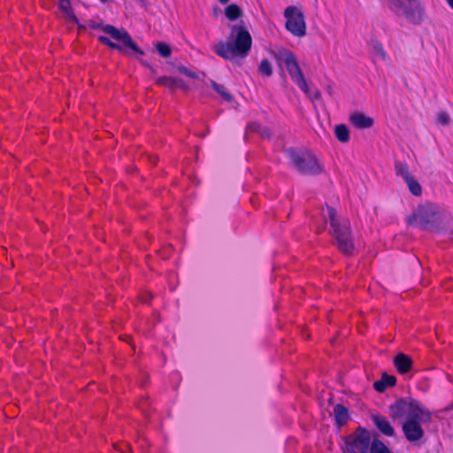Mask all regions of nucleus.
Listing matches in <instances>:
<instances>
[{
	"label": "nucleus",
	"instance_id": "e433bc0d",
	"mask_svg": "<svg viewBox=\"0 0 453 453\" xmlns=\"http://www.w3.org/2000/svg\"><path fill=\"white\" fill-rule=\"evenodd\" d=\"M448 4L453 9V0H446Z\"/></svg>",
	"mask_w": 453,
	"mask_h": 453
},
{
	"label": "nucleus",
	"instance_id": "c756f323",
	"mask_svg": "<svg viewBox=\"0 0 453 453\" xmlns=\"http://www.w3.org/2000/svg\"><path fill=\"white\" fill-rule=\"evenodd\" d=\"M178 71L180 73H182V74H184V75H186L188 77H190V78H196V73L194 72L188 70L186 66H183V65L178 66Z\"/></svg>",
	"mask_w": 453,
	"mask_h": 453
},
{
	"label": "nucleus",
	"instance_id": "412c9836",
	"mask_svg": "<svg viewBox=\"0 0 453 453\" xmlns=\"http://www.w3.org/2000/svg\"><path fill=\"white\" fill-rule=\"evenodd\" d=\"M334 134L336 138L342 142H347L349 140V131L343 124L335 126Z\"/></svg>",
	"mask_w": 453,
	"mask_h": 453
},
{
	"label": "nucleus",
	"instance_id": "f704fd0d",
	"mask_svg": "<svg viewBox=\"0 0 453 453\" xmlns=\"http://www.w3.org/2000/svg\"><path fill=\"white\" fill-rule=\"evenodd\" d=\"M325 209H322V229L324 228V225L326 222V219H328V215L326 216L325 213Z\"/></svg>",
	"mask_w": 453,
	"mask_h": 453
},
{
	"label": "nucleus",
	"instance_id": "c9c22d12",
	"mask_svg": "<svg viewBox=\"0 0 453 453\" xmlns=\"http://www.w3.org/2000/svg\"><path fill=\"white\" fill-rule=\"evenodd\" d=\"M453 410V403H450L449 405H448L445 409H444V411L445 412H449V411Z\"/></svg>",
	"mask_w": 453,
	"mask_h": 453
},
{
	"label": "nucleus",
	"instance_id": "dca6fc26",
	"mask_svg": "<svg viewBox=\"0 0 453 453\" xmlns=\"http://www.w3.org/2000/svg\"><path fill=\"white\" fill-rule=\"evenodd\" d=\"M58 7L67 20L73 24H79V19L73 13V11L71 7L70 0H58Z\"/></svg>",
	"mask_w": 453,
	"mask_h": 453
},
{
	"label": "nucleus",
	"instance_id": "4c0bfd02",
	"mask_svg": "<svg viewBox=\"0 0 453 453\" xmlns=\"http://www.w3.org/2000/svg\"><path fill=\"white\" fill-rule=\"evenodd\" d=\"M220 4H226L229 2V0H219Z\"/></svg>",
	"mask_w": 453,
	"mask_h": 453
},
{
	"label": "nucleus",
	"instance_id": "9b49d317",
	"mask_svg": "<svg viewBox=\"0 0 453 453\" xmlns=\"http://www.w3.org/2000/svg\"><path fill=\"white\" fill-rule=\"evenodd\" d=\"M376 428L384 435L393 437L395 434L394 427L391 426L388 418L380 414H372L371 416Z\"/></svg>",
	"mask_w": 453,
	"mask_h": 453
},
{
	"label": "nucleus",
	"instance_id": "4be33fe9",
	"mask_svg": "<svg viewBox=\"0 0 453 453\" xmlns=\"http://www.w3.org/2000/svg\"><path fill=\"white\" fill-rule=\"evenodd\" d=\"M395 171L396 175L401 176L404 180V181L411 176H412L409 172V167L407 164L400 161L395 162Z\"/></svg>",
	"mask_w": 453,
	"mask_h": 453
},
{
	"label": "nucleus",
	"instance_id": "c85d7f7f",
	"mask_svg": "<svg viewBox=\"0 0 453 453\" xmlns=\"http://www.w3.org/2000/svg\"><path fill=\"white\" fill-rule=\"evenodd\" d=\"M261 125L257 122H251L250 124H248L247 127H246V133L250 132V133H257L259 134V132L261 131Z\"/></svg>",
	"mask_w": 453,
	"mask_h": 453
},
{
	"label": "nucleus",
	"instance_id": "6e6552de",
	"mask_svg": "<svg viewBox=\"0 0 453 453\" xmlns=\"http://www.w3.org/2000/svg\"><path fill=\"white\" fill-rule=\"evenodd\" d=\"M371 434L359 426L345 438V447L348 453H369L372 444Z\"/></svg>",
	"mask_w": 453,
	"mask_h": 453
},
{
	"label": "nucleus",
	"instance_id": "bb28decb",
	"mask_svg": "<svg viewBox=\"0 0 453 453\" xmlns=\"http://www.w3.org/2000/svg\"><path fill=\"white\" fill-rule=\"evenodd\" d=\"M211 87L226 102H231L233 100L232 95L226 91V88L223 85H220L215 81H211Z\"/></svg>",
	"mask_w": 453,
	"mask_h": 453
},
{
	"label": "nucleus",
	"instance_id": "f03ea898",
	"mask_svg": "<svg viewBox=\"0 0 453 453\" xmlns=\"http://www.w3.org/2000/svg\"><path fill=\"white\" fill-rule=\"evenodd\" d=\"M407 222L429 232H453L452 215L434 203L427 202L418 205L408 217Z\"/></svg>",
	"mask_w": 453,
	"mask_h": 453
},
{
	"label": "nucleus",
	"instance_id": "a211bd4d",
	"mask_svg": "<svg viewBox=\"0 0 453 453\" xmlns=\"http://www.w3.org/2000/svg\"><path fill=\"white\" fill-rule=\"evenodd\" d=\"M98 41L102 44L106 45V46L110 47L111 49L117 50L123 54H128L127 48H129V47L125 45L124 43L122 45L115 43V42H111L108 37L103 36V35L98 37Z\"/></svg>",
	"mask_w": 453,
	"mask_h": 453
},
{
	"label": "nucleus",
	"instance_id": "39448f33",
	"mask_svg": "<svg viewBox=\"0 0 453 453\" xmlns=\"http://www.w3.org/2000/svg\"><path fill=\"white\" fill-rule=\"evenodd\" d=\"M285 154L300 174L316 176L324 172V167L316 156L307 149L288 148Z\"/></svg>",
	"mask_w": 453,
	"mask_h": 453
},
{
	"label": "nucleus",
	"instance_id": "0eeeda50",
	"mask_svg": "<svg viewBox=\"0 0 453 453\" xmlns=\"http://www.w3.org/2000/svg\"><path fill=\"white\" fill-rule=\"evenodd\" d=\"M276 60L284 64L292 81L304 92L308 93V85L295 54L288 49H281L275 54Z\"/></svg>",
	"mask_w": 453,
	"mask_h": 453
},
{
	"label": "nucleus",
	"instance_id": "a878e982",
	"mask_svg": "<svg viewBox=\"0 0 453 453\" xmlns=\"http://www.w3.org/2000/svg\"><path fill=\"white\" fill-rule=\"evenodd\" d=\"M155 48H156L157 53L162 58H169L172 54V49H171L170 45L165 42H157V43H155Z\"/></svg>",
	"mask_w": 453,
	"mask_h": 453
},
{
	"label": "nucleus",
	"instance_id": "423d86ee",
	"mask_svg": "<svg viewBox=\"0 0 453 453\" xmlns=\"http://www.w3.org/2000/svg\"><path fill=\"white\" fill-rule=\"evenodd\" d=\"M388 9L409 22L418 25L425 18V10L419 0H387Z\"/></svg>",
	"mask_w": 453,
	"mask_h": 453
},
{
	"label": "nucleus",
	"instance_id": "7c9ffc66",
	"mask_svg": "<svg viewBox=\"0 0 453 453\" xmlns=\"http://www.w3.org/2000/svg\"><path fill=\"white\" fill-rule=\"evenodd\" d=\"M259 134L263 138H269L271 136V132L268 128L261 127V131L259 132Z\"/></svg>",
	"mask_w": 453,
	"mask_h": 453
},
{
	"label": "nucleus",
	"instance_id": "5701e85b",
	"mask_svg": "<svg viewBox=\"0 0 453 453\" xmlns=\"http://www.w3.org/2000/svg\"><path fill=\"white\" fill-rule=\"evenodd\" d=\"M258 73L263 77H271L273 75V66L268 59H263L257 68Z\"/></svg>",
	"mask_w": 453,
	"mask_h": 453
},
{
	"label": "nucleus",
	"instance_id": "4468645a",
	"mask_svg": "<svg viewBox=\"0 0 453 453\" xmlns=\"http://www.w3.org/2000/svg\"><path fill=\"white\" fill-rule=\"evenodd\" d=\"M396 383V378L388 373H383L380 380L373 383V388L377 392H384L387 388L393 387Z\"/></svg>",
	"mask_w": 453,
	"mask_h": 453
},
{
	"label": "nucleus",
	"instance_id": "1a4fd4ad",
	"mask_svg": "<svg viewBox=\"0 0 453 453\" xmlns=\"http://www.w3.org/2000/svg\"><path fill=\"white\" fill-rule=\"evenodd\" d=\"M89 27L92 29L101 28L104 33L109 35L111 38L119 41L125 45L128 46L130 50L139 55H143L144 51L132 40L131 36L127 31H121L111 25H103L102 23L90 20Z\"/></svg>",
	"mask_w": 453,
	"mask_h": 453
},
{
	"label": "nucleus",
	"instance_id": "cd10ccee",
	"mask_svg": "<svg viewBox=\"0 0 453 453\" xmlns=\"http://www.w3.org/2000/svg\"><path fill=\"white\" fill-rule=\"evenodd\" d=\"M449 122L450 117L447 112L441 111L438 114V123H440L442 126H448Z\"/></svg>",
	"mask_w": 453,
	"mask_h": 453
},
{
	"label": "nucleus",
	"instance_id": "20e7f679",
	"mask_svg": "<svg viewBox=\"0 0 453 453\" xmlns=\"http://www.w3.org/2000/svg\"><path fill=\"white\" fill-rule=\"evenodd\" d=\"M326 213L331 226L330 234L335 245L342 253L351 256L354 252V240L349 221L340 218L332 207L326 206Z\"/></svg>",
	"mask_w": 453,
	"mask_h": 453
},
{
	"label": "nucleus",
	"instance_id": "2f4dec72",
	"mask_svg": "<svg viewBox=\"0 0 453 453\" xmlns=\"http://www.w3.org/2000/svg\"><path fill=\"white\" fill-rule=\"evenodd\" d=\"M140 298L142 303H147L152 298V295L150 293H146L144 295H142Z\"/></svg>",
	"mask_w": 453,
	"mask_h": 453
},
{
	"label": "nucleus",
	"instance_id": "393cba45",
	"mask_svg": "<svg viewBox=\"0 0 453 453\" xmlns=\"http://www.w3.org/2000/svg\"><path fill=\"white\" fill-rule=\"evenodd\" d=\"M405 183L408 186L410 192L416 196H418L422 194L421 185L416 180L413 176H411L409 179L405 180Z\"/></svg>",
	"mask_w": 453,
	"mask_h": 453
},
{
	"label": "nucleus",
	"instance_id": "b1692460",
	"mask_svg": "<svg viewBox=\"0 0 453 453\" xmlns=\"http://www.w3.org/2000/svg\"><path fill=\"white\" fill-rule=\"evenodd\" d=\"M372 52L375 59L386 60L387 53L380 42H373L372 44Z\"/></svg>",
	"mask_w": 453,
	"mask_h": 453
},
{
	"label": "nucleus",
	"instance_id": "72a5a7b5",
	"mask_svg": "<svg viewBox=\"0 0 453 453\" xmlns=\"http://www.w3.org/2000/svg\"><path fill=\"white\" fill-rule=\"evenodd\" d=\"M148 158H149V160H150V164H152V165H156V164H157V160H158L157 157H156V156H151V155H150V156H148Z\"/></svg>",
	"mask_w": 453,
	"mask_h": 453
},
{
	"label": "nucleus",
	"instance_id": "58836bf2",
	"mask_svg": "<svg viewBox=\"0 0 453 453\" xmlns=\"http://www.w3.org/2000/svg\"><path fill=\"white\" fill-rule=\"evenodd\" d=\"M99 1H100L101 3H103V4H105V3H107L109 0H99Z\"/></svg>",
	"mask_w": 453,
	"mask_h": 453
},
{
	"label": "nucleus",
	"instance_id": "f3484780",
	"mask_svg": "<svg viewBox=\"0 0 453 453\" xmlns=\"http://www.w3.org/2000/svg\"><path fill=\"white\" fill-rule=\"evenodd\" d=\"M225 15L229 20L234 21L242 16V10L237 4H232L226 7Z\"/></svg>",
	"mask_w": 453,
	"mask_h": 453
},
{
	"label": "nucleus",
	"instance_id": "6ab92c4d",
	"mask_svg": "<svg viewBox=\"0 0 453 453\" xmlns=\"http://www.w3.org/2000/svg\"><path fill=\"white\" fill-rule=\"evenodd\" d=\"M156 84L173 90L179 86V81L171 76H162L157 79Z\"/></svg>",
	"mask_w": 453,
	"mask_h": 453
},
{
	"label": "nucleus",
	"instance_id": "f8f14e48",
	"mask_svg": "<svg viewBox=\"0 0 453 453\" xmlns=\"http://www.w3.org/2000/svg\"><path fill=\"white\" fill-rule=\"evenodd\" d=\"M394 365L399 373L405 374L412 368V359L403 353H399L394 358Z\"/></svg>",
	"mask_w": 453,
	"mask_h": 453
},
{
	"label": "nucleus",
	"instance_id": "2eb2a0df",
	"mask_svg": "<svg viewBox=\"0 0 453 453\" xmlns=\"http://www.w3.org/2000/svg\"><path fill=\"white\" fill-rule=\"evenodd\" d=\"M334 419L339 427L347 424L349 415L348 409L342 404H337L334 408Z\"/></svg>",
	"mask_w": 453,
	"mask_h": 453
},
{
	"label": "nucleus",
	"instance_id": "f257e3e1",
	"mask_svg": "<svg viewBox=\"0 0 453 453\" xmlns=\"http://www.w3.org/2000/svg\"><path fill=\"white\" fill-rule=\"evenodd\" d=\"M389 413L394 419L405 416L402 431L409 442L415 446L423 443L425 431L421 423L429 422L431 413L418 401L413 398H401L390 405Z\"/></svg>",
	"mask_w": 453,
	"mask_h": 453
},
{
	"label": "nucleus",
	"instance_id": "ea45409f",
	"mask_svg": "<svg viewBox=\"0 0 453 453\" xmlns=\"http://www.w3.org/2000/svg\"><path fill=\"white\" fill-rule=\"evenodd\" d=\"M79 27H80V28H82V29H84V28H85V27H84V26H79Z\"/></svg>",
	"mask_w": 453,
	"mask_h": 453
},
{
	"label": "nucleus",
	"instance_id": "aec40b11",
	"mask_svg": "<svg viewBox=\"0 0 453 453\" xmlns=\"http://www.w3.org/2000/svg\"><path fill=\"white\" fill-rule=\"evenodd\" d=\"M369 453H393L392 450L380 440L373 439Z\"/></svg>",
	"mask_w": 453,
	"mask_h": 453
},
{
	"label": "nucleus",
	"instance_id": "473e14b6",
	"mask_svg": "<svg viewBox=\"0 0 453 453\" xmlns=\"http://www.w3.org/2000/svg\"><path fill=\"white\" fill-rule=\"evenodd\" d=\"M117 449L119 451H121L122 453H130L131 452V449H130V446L128 444H124L123 448L119 447V448H117Z\"/></svg>",
	"mask_w": 453,
	"mask_h": 453
},
{
	"label": "nucleus",
	"instance_id": "ddd939ff",
	"mask_svg": "<svg viewBox=\"0 0 453 453\" xmlns=\"http://www.w3.org/2000/svg\"><path fill=\"white\" fill-rule=\"evenodd\" d=\"M349 120L351 124L359 129L369 128L373 125V119L365 116L362 112H354L350 115Z\"/></svg>",
	"mask_w": 453,
	"mask_h": 453
},
{
	"label": "nucleus",
	"instance_id": "7ed1b4c3",
	"mask_svg": "<svg viewBox=\"0 0 453 453\" xmlns=\"http://www.w3.org/2000/svg\"><path fill=\"white\" fill-rule=\"evenodd\" d=\"M252 38L243 25H233L226 42H219L214 45L215 53L227 60L236 58H246L251 49Z\"/></svg>",
	"mask_w": 453,
	"mask_h": 453
},
{
	"label": "nucleus",
	"instance_id": "9d476101",
	"mask_svg": "<svg viewBox=\"0 0 453 453\" xmlns=\"http://www.w3.org/2000/svg\"><path fill=\"white\" fill-rule=\"evenodd\" d=\"M286 28L294 35L302 37L306 34V25L303 12L296 6H288L284 11Z\"/></svg>",
	"mask_w": 453,
	"mask_h": 453
}]
</instances>
